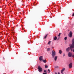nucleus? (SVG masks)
Returning <instances> with one entry per match:
<instances>
[{"mask_svg": "<svg viewBox=\"0 0 74 74\" xmlns=\"http://www.w3.org/2000/svg\"><path fill=\"white\" fill-rule=\"evenodd\" d=\"M69 47L71 51V52L73 51V49L74 48V45L72 44L70 46V47Z\"/></svg>", "mask_w": 74, "mask_h": 74, "instance_id": "1", "label": "nucleus"}, {"mask_svg": "<svg viewBox=\"0 0 74 74\" xmlns=\"http://www.w3.org/2000/svg\"><path fill=\"white\" fill-rule=\"evenodd\" d=\"M55 55H56V53L53 50L52 51V56L54 58H55Z\"/></svg>", "mask_w": 74, "mask_h": 74, "instance_id": "2", "label": "nucleus"}, {"mask_svg": "<svg viewBox=\"0 0 74 74\" xmlns=\"http://www.w3.org/2000/svg\"><path fill=\"white\" fill-rule=\"evenodd\" d=\"M38 69L39 72H41V71H42V68L40 66H38Z\"/></svg>", "mask_w": 74, "mask_h": 74, "instance_id": "3", "label": "nucleus"}, {"mask_svg": "<svg viewBox=\"0 0 74 74\" xmlns=\"http://www.w3.org/2000/svg\"><path fill=\"white\" fill-rule=\"evenodd\" d=\"M73 56V54L69 52L68 53V56L69 57H70V58L71 57Z\"/></svg>", "mask_w": 74, "mask_h": 74, "instance_id": "4", "label": "nucleus"}, {"mask_svg": "<svg viewBox=\"0 0 74 74\" xmlns=\"http://www.w3.org/2000/svg\"><path fill=\"white\" fill-rule=\"evenodd\" d=\"M72 34H73V33L72 32L70 31L69 33V37H72Z\"/></svg>", "mask_w": 74, "mask_h": 74, "instance_id": "5", "label": "nucleus"}, {"mask_svg": "<svg viewBox=\"0 0 74 74\" xmlns=\"http://www.w3.org/2000/svg\"><path fill=\"white\" fill-rule=\"evenodd\" d=\"M69 69H71V68H72V66H73V64H72V63H71L69 64Z\"/></svg>", "mask_w": 74, "mask_h": 74, "instance_id": "6", "label": "nucleus"}, {"mask_svg": "<svg viewBox=\"0 0 74 74\" xmlns=\"http://www.w3.org/2000/svg\"><path fill=\"white\" fill-rule=\"evenodd\" d=\"M70 50V47H68V48L66 49V52H69Z\"/></svg>", "mask_w": 74, "mask_h": 74, "instance_id": "7", "label": "nucleus"}, {"mask_svg": "<svg viewBox=\"0 0 74 74\" xmlns=\"http://www.w3.org/2000/svg\"><path fill=\"white\" fill-rule=\"evenodd\" d=\"M42 56H41L40 57L39 60H40V61H41L42 60H43V59H42Z\"/></svg>", "mask_w": 74, "mask_h": 74, "instance_id": "8", "label": "nucleus"}, {"mask_svg": "<svg viewBox=\"0 0 74 74\" xmlns=\"http://www.w3.org/2000/svg\"><path fill=\"white\" fill-rule=\"evenodd\" d=\"M64 70H65V69L64 68H63V69H62L61 71V73H62V74H63V71H64Z\"/></svg>", "mask_w": 74, "mask_h": 74, "instance_id": "9", "label": "nucleus"}, {"mask_svg": "<svg viewBox=\"0 0 74 74\" xmlns=\"http://www.w3.org/2000/svg\"><path fill=\"white\" fill-rule=\"evenodd\" d=\"M57 58H58V56H56L54 58V60L55 61H56L57 60Z\"/></svg>", "mask_w": 74, "mask_h": 74, "instance_id": "10", "label": "nucleus"}, {"mask_svg": "<svg viewBox=\"0 0 74 74\" xmlns=\"http://www.w3.org/2000/svg\"><path fill=\"white\" fill-rule=\"evenodd\" d=\"M72 44L74 45V38L72 40Z\"/></svg>", "mask_w": 74, "mask_h": 74, "instance_id": "11", "label": "nucleus"}, {"mask_svg": "<svg viewBox=\"0 0 74 74\" xmlns=\"http://www.w3.org/2000/svg\"><path fill=\"white\" fill-rule=\"evenodd\" d=\"M42 62H44V63H46V62H47V60H42Z\"/></svg>", "mask_w": 74, "mask_h": 74, "instance_id": "12", "label": "nucleus"}, {"mask_svg": "<svg viewBox=\"0 0 74 74\" xmlns=\"http://www.w3.org/2000/svg\"><path fill=\"white\" fill-rule=\"evenodd\" d=\"M54 40H57V37H56V36L54 38Z\"/></svg>", "mask_w": 74, "mask_h": 74, "instance_id": "13", "label": "nucleus"}, {"mask_svg": "<svg viewBox=\"0 0 74 74\" xmlns=\"http://www.w3.org/2000/svg\"><path fill=\"white\" fill-rule=\"evenodd\" d=\"M47 36H48V34H47L44 37V38L45 39L47 37Z\"/></svg>", "mask_w": 74, "mask_h": 74, "instance_id": "14", "label": "nucleus"}, {"mask_svg": "<svg viewBox=\"0 0 74 74\" xmlns=\"http://www.w3.org/2000/svg\"><path fill=\"white\" fill-rule=\"evenodd\" d=\"M62 52V50H60L59 51V53H60V54H61Z\"/></svg>", "mask_w": 74, "mask_h": 74, "instance_id": "15", "label": "nucleus"}, {"mask_svg": "<svg viewBox=\"0 0 74 74\" xmlns=\"http://www.w3.org/2000/svg\"><path fill=\"white\" fill-rule=\"evenodd\" d=\"M45 69H47V68H48V66L46 65H45Z\"/></svg>", "mask_w": 74, "mask_h": 74, "instance_id": "16", "label": "nucleus"}, {"mask_svg": "<svg viewBox=\"0 0 74 74\" xmlns=\"http://www.w3.org/2000/svg\"><path fill=\"white\" fill-rule=\"evenodd\" d=\"M50 49L49 48H48L47 49V51H50Z\"/></svg>", "mask_w": 74, "mask_h": 74, "instance_id": "17", "label": "nucleus"}, {"mask_svg": "<svg viewBox=\"0 0 74 74\" xmlns=\"http://www.w3.org/2000/svg\"><path fill=\"white\" fill-rule=\"evenodd\" d=\"M64 39V40L66 41V40L67 39V37H65Z\"/></svg>", "mask_w": 74, "mask_h": 74, "instance_id": "18", "label": "nucleus"}, {"mask_svg": "<svg viewBox=\"0 0 74 74\" xmlns=\"http://www.w3.org/2000/svg\"><path fill=\"white\" fill-rule=\"evenodd\" d=\"M15 33V32H14V31H12V34H13V35H14V34Z\"/></svg>", "mask_w": 74, "mask_h": 74, "instance_id": "19", "label": "nucleus"}, {"mask_svg": "<svg viewBox=\"0 0 74 74\" xmlns=\"http://www.w3.org/2000/svg\"><path fill=\"white\" fill-rule=\"evenodd\" d=\"M48 70L49 71V72H48V73H50V72H51V71L50 70L48 69Z\"/></svg>", "mask_w": 74, "mask_h": 74, "instance_id": "20", "label": "nucleus"}, {"mask_svg": "<svg viewBox=\"0 0 74 74\" xmlns=\"http://www.w3.org/2000/svg\"><path fill=\"white\" fill-rule=\"evenodd\" d=\"M51 41H49V42H48V44L49 45V44H50L51 43Z\"/></svg>", "mask_w": 74, "mask_h": 74, "instance_id": "21", "label": "nucleus"}, {"mask_svg": "<svg viewBox=\"0 0 74 74\" xmlns=\"http://www.w3.org/2000/svg\"><path fill=\"white\" fill-rule=\"evenodd\" d=\"M60 34H61V33H60L58 35V37H60Z\"/></svg>", "mask_w": 74, "mask_h": 74, "instance_id": "22", "label": "nucleus"}, {"mask_svg": "<svg viewBox=\"0 0 74 74\" xmlns=\"http://www.w3.org/2000/svg\"><path fill=\"white\" fill-rule=\"evenodd\" d=\"M44 73H47V70H45L44 71Z\"/></svg>", "mask_w": 74, "mask_h": 74, "instance_id": "23", "label": "nucleus"}, {"mask_svg": "<svg viewBox=\"0 0 74 74\" xmlns=\"http://www.w3.org/2000/svg\"><path fill=\"white\" fill-rule=\"evenodd\" d=\"M72 58H74V55H73L72 56Z\"/></svg>", "mask_w": 74, "mask_h": 74, "instance_id": "24", "label": "nucleus"}, {"mask_svg": "<svg viewBox=\"0 0 74 74\" xmlns=\"http://www.w3.org/2000/svg\"><path fill=\"white\" fill-rule=\"evenodd\" d=\"M74 16V13L72 15V16Z\"/></svg>", "mask_w": 74, "mask_h": 74, "instance_id": "25", "label": "nucleus"}, {"mask_svg": "<svg viewBox=\"0 0 74 74\" xmlns=\"http://www.w3.org/2000/svg\"><path fill=\"white\" fill-rule=\"evenodd\" d=\"M11 47V45H9V48H10Z\"/></svg>", "mask_w": 74, "mask_h": 74, "instance_id": "26", "label": "nucleus"}, {"mask_svg": "<svg viewBox=\"0 0 74 74\" xmlns=\"http://www.w3.org/2000/svg\"><path fill=\"white\" fill-rule=\"evenodd\" d=\"M56 68H58L59 67L58 66H56Z\"/></svg>", "mask_w": 74, "mask_h": 74, "instance_id": "27", "label": "nucleus"}, {"mask_svg": "<svg viewBox=\"0 0 74 74\" xmlns=\"http://www.w3.org/2000/svg\"><path fill=\"white\" fill-rule=\"evenodd\" d=\"M43 74H47V73H43Z\"/></svg>", "mask_w": 74, "mask_h": 74, "instance_id": "28", "label": "nucleus"}, {"mask_svg": "<svg viewBox=\"0 0 74 74\" xmlns=\"http://www.w3.org/2000/svg\"><path fill=\"white\" fill-rule=\"evenodd\" d=\"M63 57H64V55L63 56Z\"/></svg>", "mask_w": 74, "mask_h": 74, "instance_id": "29", "label": "nucleus"}, {"mask_svg": "<svg viewBox=\"0 0 74 74\" xmlns=\"http://www.w3.org/2000/svg\"><path fill=\"white\" fill-rule=\"evenodd\" d=\"M55 74H58V73H57L56 72H55Z\"/></svg>", "mask_w": 74, "mask_h": 74, "instance_id": "30", "label": "nucleus"}, {"mask_svg": "<svg viewBox=\"0 0 74 74\" xmlns=\"http://www.w3.org/2000/svg\"><path fill=\"white\" fill-rule=\"evenodd\" d=\"M58 74H60V73H59V72H58Z\"/></svg>", "mask_w": 74, "mask_h": 74, "instance_id": "31", "label": "nucleus"}, {"mask_svg": "<svg viewBox=\"0 0 74 74\" xmlns=\"http://www.w3.org/2000/svg\"><path fill=\"white\" fill-rule=\"evenodd\" d=\"M59 38H58V40H59Z\"/></svg>", "mask_w": 74, "mask_h": 74, "instance_id": "32", "label": "nucleus"}, {"mask_svg": "<svg viewBox=\"0 0 74 74\" xmlns=\"http://www.w3.org/2000/svg\"><path fill=\"white\" fill-rule=\"evenodd\" d=\"M18 11H19V9L18 10Z\"/></svg>", "mask_w": 74, "mask_h": 74, "instance_id": "33", "label": "nucleus"}, {"mask_svg": "<svg viewBox=\"0 0 74 74\" xmlns=\"http://www.w3.org/2000/svg\"><path fill=\"white\" fill-rule=\"evenodd\" d=\"M12 28H13V29H14V27H13Z\"/></svg>", "mask_w": 74, "mask_h": 74, "instance_id": "34", "label": "nucleus"}, {"mask_svg": "<svg viewBox=\"0 0 74 74\" xmlns=\"http://www.w3.org/2000/svg\"><path fill=\"white\" fill-rule=\"evenodd\" d=\"M3 59L4 60V58H3Z\"/></svg>", "mask_w": 74, "mask_h": 74, "instance_id": "35", "label": "nucleus"}]
</instances>
